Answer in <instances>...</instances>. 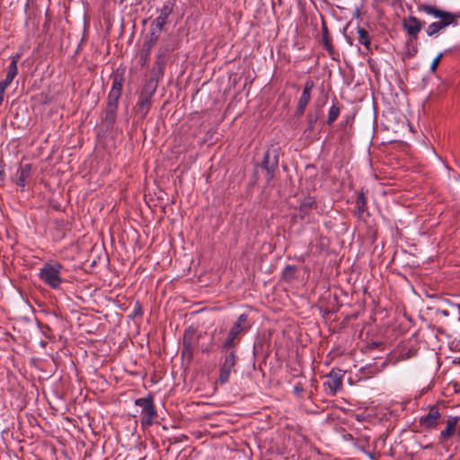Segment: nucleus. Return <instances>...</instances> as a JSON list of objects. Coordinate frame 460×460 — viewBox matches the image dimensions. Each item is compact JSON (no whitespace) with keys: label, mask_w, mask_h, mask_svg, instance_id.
Segmentation results:
<instances>
[{"label":"nucleus","mask_w":460,"mask_h":460,"mask_svg":"<svg viewBox=\"0 0 460 460\" xmlns=\"http://www.w3.org/2000/svg\"><path fill=\"white\" fill-rule=\"evenodd\" d=\"M21 58V55L19 53L15 54L11 58V62L7 68V74L5 75V78L2 81H0V87L6 90V88L12 84L13 79L18 74V67L17 64Z\"/></svg>","instance_id":"obj_11"},{"label":"nucleus","mask_w":460,"mask_h":460,"mask_svg":"<svg viewBox=\"0 0 460 460\" xmlns=\"http://www.w3.org/2000/svg\"><path fill=\"white\" fill-rule=\"evenodd\" d=\"M444 56V53H439L432 61L431 65H430V71L431 72H435L438 66V64L441 60V58H443Z\"/></svg>","instance_id":"obj_34"},{"label":"nucleus","mask_w":460,"mask_h":460,"mask_svg":"<svg viewBox=\"0 0 460 460\" xmlns=\"http://www.w3.org/2000/svg\"><path fill=\"white\" fill-rule=\"evenodd\" d=\"M417 48H413L412 49V53H411V56H414L416 53H417Z\"/></svg>","instance_id":"obj_45"},{"label":"nucleus","mask_w":460,"mask_h":460,"mask_svg":"<svg viewBox=\"0 0 460 460\" xmlns=\"http://www.w3.org/2000/svg\"><path fill=\"white\" fill-rule=\"evenodd\" d=\"M195 338V329L192 327H189L184 331L183 338H182V345L183 346H193Z\"/></svg>","instance_id":"obj_28"},{"label":"nucleus","mask_w":460,"mask_h":460,"mask_svg":"<svg viewBox=\"0 0 460 460\" xmlns=\"http://www.w3.org/2000/svg\"><path fill=\"white\" fill-rule=\"evenodd\" d=\"M4 92H5V90L3 89L2 87H0V106L2 105V103L4 102Z\"/></svg>","instance_id":"obj_41"},{"label":"nucleus","mask_w":460,"mask_h":460,"mask_svg":"<svg viewBox=\"0 0 460 460\" xmlns=\"http://www.w3.org/2000/svg\"><path fill=\"white\" fill-rule=\"evenodd\" d=\"M143 314V310L140 303L137 301L135 303L133 311H132V317L140 316Z\"/></svg>","instance_id":"obj_35"},{"label":"nucleus","mask_w":460,"mask_h":460,"mask_svg":"<svg viewBox=\"0 0 460 460\" xmlns=\"http://www.w3.org/2000/svg\"><path fill=\"white\" fill-rule=\"evenodd\" d=\"M343 374L340 369H332L326 376L327 380L323 383V387L328 395L334 396L342 387Z\"/></svg>","instance_id":"obj_6"},{"label":"nucleus","mask_w":460,"mask_h":460,"mask_svg":"<svg viewBox=\"0 0 460 460\" xmlns=\"http://www.w3.org/2000/svg\"><path fill=\"white\" fill-rule=\"evenodd\" d=\"M314 203V201L311 198H309V199L304 200L300 204L299 213H300V217L302 218H304L309 213V211L312 208Z\"/></svg>","instance_id":"obj_30"},{"label":"nucleus","mask_w":460,"mask_h":460,"mask_svg":"<svg viewBox=\"0 0 460 460\" xmlns=\"http://www.w3.org/2000/svg\"><path fill=\"white\" fill-rule=\"evenodd\" d=\"M356 209L353 211V216L357 218L360 219L362 218L363 215L367 213L369 215L367 209V196L366 192L361 190L358 195L357 199L355 200Z\"/></svg>","instance_id":"obj_16"},{"label":"nucleus","mask_w":460,"mask_h":460,"mask_svg":"<svg viewBox=\"0 0 460 460\" xmlns=\"http://www.w3.org/2000/svg\"><path fill=\"white\" fill-rule=\"evenodd\" d=\"M296 270L297 269L295 265H287L283 270L282 278L286 281H290L295 279Z\"/></svg>","instance_id":"obj_31"},{"label":"nucleus","mask_w":460,"mask_h":460,"mask_svg":"<svg viewBox=\"0 0 460 460\" xmlns=\"http://www.w3.org/2000/svg\"><path fill=\"white\" fill-rule=\"evenodd\" d=\"M188 436L187 435H184V434H181L179 438H173L172 439H170L171 443H179V442H182V441H186L188 440Z\"/></svg>","instance_id":"obj_39"},{"label":"nucleus","mask_w":460,"mask_h":460,"mask_svg":"<svg viewBox=\"0 0 460 460\" xmlns=\"http://www.w3.org/2000/svg\"><path fill=\"white\" fill-rule=\"evenodd\" d=\"M158 86V76L156 75L155 67L152 69L150 78L145 83L140 94L141 96L153 98Z\"/></svg>","instance_id":"obj_12"},{"label":"nucleus","mask_w":460,"mask_h":460,"mask_svg":"<svg viewBox=\"0 0 460 460\" xmlns=\"http://www.w3.org/2000/svg\"><path fill=\"white\" fill-rule=\"evenodd\" d=\"M32 166L31 164H20L14 175L11 177L12 182L16 184L20 191H24L28 180L31 174Z\"/></svg>","instance_id":"obj_8"},{"label":"nucleus","mask_w":460,"mask_h":460,"mask_svg":"<svg viewBox=\"0 0 460 460\" xmlns=\"http://www.w3.org/2000/svg\"><path fill=\"white\" fill-rule=\"evenodd\" d=\"M167 23V19L157 16L152 22L151 30L156 33L161 34L164 25Z\"/></svg>","instance_id":"obj_29"},{"label":"nucleus","mask_w":460,"mask_h":460,"mask_svg":"<svg viewBox=\"0 0 460 460\" xmlns=\"http://www.w3.org/2000/svg\"><path fill=\"white\" fill-rule=\"evenodd\" d=\"M159 37V33L150 31L143 44L144 52H147V55H150L152 48L155 45Z\"/></svg>","instance_id":"obj_23"},{"label":"nucleus","mask_w":460,"mask_h":460,"mask_svg":"<svg viewBox=\"0 0 460 460\" xmlns=\"http://www.w3.org/2000/svg\"><path fill=\"white\" fill-rule=\"evenodd\" d=\"M458 309L460 310V304L457 305Z\"/></svg>","instance_id":"obj_48"},{"label":"nucleus","mask_w":460,"mask_h":460,"mask_svg":"<svg viewBox=\"0 0 460 460\" xmlns=\"http://www.w3.org/2000/svg\"><path fill=\"white\" fill-rule=\"evenodd\" d=\"M124 73H125V70L120 69V68H117L116 70H114L111 73V78L112 79L111 90H115V91L122 93V88H123V84L125 82Z\"/></svg>","instance_id":"obj_18"},{"label":"nucleus","mask_w":460,"mask_h":460,"mask_svg":"<svg viewBox=\"0 0 460 460\" xmlns=\"http://www.w3.org/2000/svg\"><path fill=\"white\" fill-rule=\"evenodd\" d=\"M341 112V108L339 106V102L336 98H334L332 105L331 106L328 111V118L326 123L328 125H332L339 117Z\"/></svg>","instance_id":"obj_26"},{"label":"nucleus","mask_w":460,"mask_h":460,"mask_svg":"<svg viewBox=\"0 0 460 460\" xmlns=\"http://www.w3.org/2000/svg\"><path fill=\"white\" fill-rule=\"evenodd\" d=\"M435 314L436 315L441 314V315H443L445 317H447V316H449V312L447 310H445V309L436 308L435 309Z\"/></svg>","instance_id":"obj_40"},{"label":"nucleus","mask_w":460,"mask_h":460,"mask_svg":"<svg viewBox=\"0 0 460 460\" xmlns=\"http://www.w3.org/2000/svg\"><path fill=\"white\" fill-rule=\"evenodd\" d=\"M172 49H170L168 48L164 49H160L159 53L156 57V60L155 62L154 67L156 68V66H159V75H164V65L166 58V55L168 52L172 51Z\"/></svg>","instance_id":"obj_27"},{"label":"nucleus","mask_w":460,"mask_h":460,"mask_svg":"<svg viewBox=\"0 0 460 460\" xmlns=\"http://www.w3.org/2000/svg\"><path fill=\"white\" fill-rule=\"evenodd\" d=\"M441 419V413L437 405L429 407L428 412L420 417L419 424L426 430H432L438 428Z\"/></svg>","instance_id":"obj_5"},{"label":"nucleus","mask_w":460,"mask_h":460,"mask_svg":"<svg viewBox=\"0 0 460 460\" xmlns=\"http://www.w3.org/2000/svg\"><path fill=\"white\" fill-rule=\"evenodd\" d=\"M152 103V99L139 95L138 101L136 105V112L141 119H145L149 112Z\"/></svg>","instance_id":"obj_17"},{"label":"nucleus","mask_w":460,"mask_h":460,"mask_svg":"<svg viewBox=\"0 0 460 460\" xmlns=\"http://www.w3.org/2000/svg\"><path fill=\"white\" fill-rule=\"evenodd\" d=\"M460 421L459 416L449 415L446 420V428L438 435V442L445 444L453 437L456 436L457 423Z\"/></svg>","instance_id":"obj_9"},{"label":"nucleus","mask_w":460,"mask_h":460,"mask_svg":"<svg viewBox=\"0 0 460 460\" xmlns=\"http://www.w3.org/2000/svg\"><path fill=\"white\" fill-rule=\"evenodd\" d=\"M121 94L122 93L111 89L106 104L119 106V100L121 97Z\"/></svg>","instance_id":"obj_32"},{"label":"nucleus","mask_w":460,"mask_h":460,"mask_svg":"<svg viewBox=\"0 0 460 460\" xmlns=\"http://www.w3.org/2000/svg\"><path fill=\"white\" fill-rule=\"evenodd\" d=\"M314 86V83L312 79H307L305 83L304 90L298 100V103L307 106L311 100V91Z\"/></svg>","instance_id":"obj_20"},{"label":"nucleus","mask_w":460,"mask_h":460,"mask_svg":"<svg viewBox=\"0 0 460 460\" xmlns=\"http://www.w3.org/2000/svg\"><path fill=\"white\" fill-rule=\"evenodd\" d=\"M5 164L3 160L0 159V181H4L5 178Z\"/></svg>","instance_id":"obj_37"},{"label":"nucleus","mask_w":460,"mask_h":460,"mask_svg":"<svg viewBox=\"0 0 460 460\" xmlns=\"http://www.w3.org/2000/svg\"><path fill=\"white\" fill-rule=\"evenodd\" d=\"M252 327V323L249 320L247 314H242L238 316L237 320L231 327V331L235 332L240 336L244 335Z\"/></svg>","instance_id":"obj_13"},{"label":"nucleus","mask_w":460,"mask_h":460,"mask_svg":"<svg viewBox=\"0 0 460 460\" xmlns=\"http://www.w3.org/2000/svg\"><path fill=\"white\" fill-rule=\"evenodd\" d=\"M181 356L183 358H192L193 356V346H183L181 349Z\"/></svg>","instance_id":"obj_33"},{"label":"nucleus","mask_w":460,"mask_h":460,"mask_svg":"<svg viewBox=\"0 0 460 460\" xmlns=\"http://www.w3.org/2000/svg\"><path fill=\"white\" fill-rule=\"evenodd\" d=\"M135 404L141 408V425L143 427L153 425L154 420L157 417L153 396L148 394L146 397L136 399Z\"/></svg>","instance_id":"obj_3"},{"label":"nucleus","mask_w":460,"mask_h":460,"mask_svg":"<svg viewBox=\"0 0 460 460\" xmlns=\"http://www.w3.org/2000/svg\"><path fill=\"white\" fill-rule=\"evenodd\" d=\"M345 38H346L347 42H348L350 46H352V45H353V40H352V39H351L350 37L347 36V35H345Z\"/></svg>","instance_id":"obj_42"},{"label":"nucleus","mask_w":460,"mask_h":460,"mask_svg":"<svg viewBox=\"0 0 460 460\" xmlns=\"http://www.w3.org/2000/svg\"><path fill=\"white\" fill-rule=\"evenodd\" d=\"M456 437L460 438V422L457 423Z\"/></svg>","instance_id":"obj_43"},{"label":"nucleus","mask_w":460,"mask_h":460,"mask_svg":"<svg viewBox=\"0 0 460 460\" xmlns=\"http://www.w3.org/2000/svg\"><path fill=\"white\" fill-rule=\"evenodd\" d=\"M456 18V14H452L447 18H440L438 21L430 23L426 30L427 35L432 37L449 25L456 26L457 24Z\"/></svg>","instance_id":"obj_10"},{"label":"nucleus","mask_w":460,"mask_h":460,"mask_svg":"<svg viewBox=\"0 0 460 460\" xmlns=\"http://www.w3.org/2000/svg\"><path fill=\"white\" fill-rule=\"evenodd\" d=\"M417 8L420 12H423L428 15H431L435 19H440L444 17L447 18L449 15L453 14L452 13L439 9L435 5L427 4H420L417 6Z\"/></svg>","instance_id":"obj_14"},{"label":"nucleus","mask_w":460,"mask_h":460,"mask_svg":"<svg viewBox=\"0 0 460 460\" xmlns=\"http://www.w3.org/2000/svg\"><path fill=\"white\" fill-rule=\"evenodd\" d=\"M424 22L416 18L415 16L409 15L402 20V28L407 31L410 36L408 44L412 43L418 40V34L421 31Z\"/></svg>","instance_id":"obj_7"},{"label":"nucleus","mask_w":460,"mask_h":460,"mask_svg":"<svg viewBox=\"0 0 460 460\" xmlns=\"http://www.w3.org/2000/svg\"><path fill=\"white\" fill-rule=\"evenodd\" d=\"M242 336L235 332L229 330L226 340L221 343L220 350H234L237 351V347L241 342Z\"/></svg>","instance_id":"obj_15"},{"label":"nucleus","mask_w":460,"mask_h":460,"mask_svg":"<svg viewBox=\"0 0 460 460\" xmlns=\"http://www.w3.org/2000/svg\"><path fill=\"white\" fill-rule=\"evenodd\" d=\"M279 153L280 149L279 147L272 146L264 154L261 167L266 171L268 181H270L274 178L275 172L278 170Z\"/></svg>","instance_id":"obj_4"},{"label":"nucleus","mask_w":460,"mask_h":460,"mask_svg":"<svg viewBox=\"0 0 460 460\" xmlns=\"http://www.w3.org/2000/svg\"><path fill=\"white\" fill-rule=\"evenodd\" d=\"M305 108H306V106L297 103L296 116L301 117L305 113Z\"/></svg>","instance_id":"obj_38"},{"label":"nucleus","mask_w":460,"mask_h":460,"mask_svg":"<svg viewBox=\"0 0 460 460\" xmlns=\"http://www.w3.org/2000/svg\"><path fill=\"white\" fill-rule=\"evenodd\" d=\"M321 112V109L318 108L314 112L309 111L306 115V128L305 132H311L314 129L317 120L319 119V115Z\"/></svg>","instance_id":"obj_25"},{"label":"nucleus","mask_w":460,"mask_h":460,"mask_svg":"<svg viewBox=\"0 0 460 460\" xmlns=\"http://www.w3.org/2000/svg\"><path fill=\"white\" fill-rule=\"evenodd\" d=\"M304 391V387H303V385L301 383H297L295 385L294 388H293V393L296 394V395H300Z\"/></svg>","instance_id":"obj_36"},{"label":"nucleus","mask_w":460,"mask_h":460,"mask_svg":"<svg viewBox=\"0 0 460 460\" xmlns=\"http://www.w3.org/2000/svg\"><path fill=\"white\" fill-rule=\"evenodd\" d=\"M118 106L106 104L104 122L112 127L116 121Z\"/></svg>","instance_id":"obj_24"},{"label":"nucleus","mask_w":460,"mask_h":460,"mask_svg":"<svg viewBox=\"0 0 460 460\" xmlns=\"http://www.w3.org/2000/svg\"><path fill=\"white\" fill-rule=\"evenodd\" d=\"M149 55H147V52H145V58H147Z\"/></svg>","instance_id":"obj_46"},{"label":"nucleus","mask_w":460,"mask_h":460,"mask_svg":"<svg viewBox=\"0 0 460 460\" xmlns=\"http://www.w3.org/2000/svg\"><path fill=\"white\" fill-rule=\"evenodd\" d=\"M175 4L176 0H164L163 5L157 9V12L159 13L158 16L168 20V17L174 10Z\"/></svg>","instance_id":"obj_22"},{"label":"nucleus","mask_w":460,"mask_h":460,"mask_svg":"<svg viewBox=\"0 0 460 460\" xmlns=\"http://www.w3.org/2000/svg\"><path fill=\"white\" fill-rule=\"evenodd\" d=\"M63 268V265L58 261L47 262L40 270L39 278L49 287L54 289L58 288L63 282L61 278Z\"/></svg>","instance_id":"obj_1"},{"label":"nucleus","mask_w":460,"mask_h":460,"mask_svg":"<svg viewBox=\"0 0 460 460\" xmlns=\"http://www.w3.org/2000/svg\"><path fill=\"white\" fill-rule=\"evenodd\" d=\"M155 72H156V75L158 76V80H159L160 77L163 75H159V66H156Z\"/></svg>","instance_id":"obj_44"},{"label":"nucleus","mask_w":460,"mask_h":460,"mask_svg":"<svg viewBox=\"0 0 460 460\" xmlns=\"http://www.w3.org/2000/svg\"><path fill=\"white\" fill-rule=\"evenodd\" d=\"M43 327H44L45 329H47V330H49V326H48V325H44Z\"/></svg>","instance_id":"obj_47"},{"label":"nucleus","mask_w":460,"mask_h":460,"mask_svg":"<svg viewBox=\"0 0 460 460\" xmlns=\"http://www.w3.org/2000/svg\"><path fill=\"white\" fill-rule=\"evenodd\" d=\"M357 31L358 34L359 44L364 46L366 54L369 53L371 51V38L368 31L360 26H358Z\"/></svg>","instance_id":"obj_21"},{"label":"nucleus","mask_w":460,"mask_h":460,"mask_svg":"<svg viewBox=\"0 0 460 460\" xmlns=\"http://www.w3.org/2000/svg\"><path fill=\"white\" fill-rule=\"evenodd\" d=\"M322 45L323 49L327 50L328 54L331 57H333V55L335 54V50L332 43V40L329 35V31L325 22H323L322 23Z\"/></svg>","instance_id":"obj_19"},{"label":"nucleus","mask_w":460,"mask_h":460,"mask_svg":"<svg viewBox=\"0 0 460 460\" xmlns=\"http://www.w3.org/2000/svg\"><path fill=\"white\" fill-rule=\"evenodd\" d=\"M220 352L222 355L220 358L218 382L220 385H225L229 381L232 371H234V368L237 364L239 357L237 351L233 349L220 350Z\"/></svg>","instance_id":"obj_2"}]
</instances>
